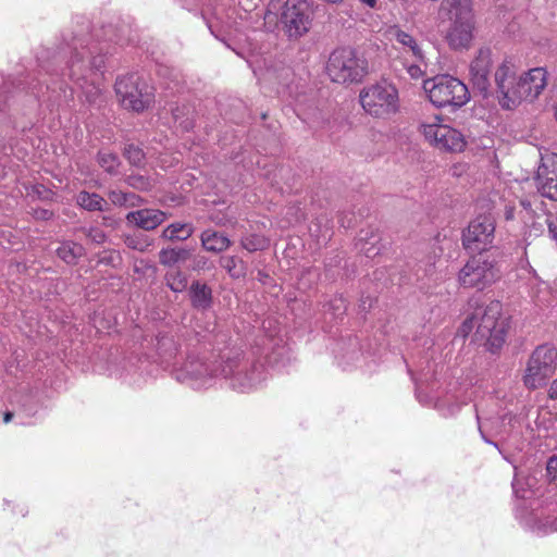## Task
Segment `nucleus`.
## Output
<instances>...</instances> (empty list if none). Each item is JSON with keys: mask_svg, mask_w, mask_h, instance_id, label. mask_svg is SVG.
Listing matches in <instances>:
<instances>
[{"mask_svg": "<svg viewBox=\"0 0 557 557\" xmlns=\"http://www.w3.org/2000/svg\"><path fill=\"white\" fill-rule=\"evenodd\" d=\"M84 247L75 242H63L57 249V255L67 264H74L84 255Z\"/></svg>", "mask_w": 557, "mask_h": 557, "instance_id": "5701e85b", "label": "nucleus"}, {"mask_svg": "<svg viewBox=\"0 0 557 557\" xmlns=\"http://www.w3.org/2000/svg\"><path fill=\"white\" fill-rule=\"evenodd\" d=\"M421 132L424 138L437 149L461 151L465 147L462 134L446 124H442L438 116L433 117L430 122H423Z\"/></svg>", "mask_w": 557, "mask_h": 557, "instance_id": "ddd939ff", "label": "nucleus"}, {"mask_svg": "<svg viewBox=\"0 0 557 557\" xmlns=\"http://www.w3.org/2000/svg\"><path fill=\"white\" fill-rule=\"evenodd\" d=\"M521 418L517 414L506 413L502 417V421L499 426H497V434H507L510 435L512 433H519L521 429Z\"/></svg>", "mask_w": 557, "mask_h": 557, "instance_id": "bb28decb", "label": "nucleus"}, {"mask_svg": "<svg viewBox=\"0 0 557 557\" xmlns=\"http://www.w3.org/2000/svg\"><path fill=\"white\" fill-rule=\"evenodd\" d=\"M191 306L198 310H207L212 305V289L199 281L193 282L189 287Z\"/></svg>", "mask_w": 557, "mask_h": 557, "instance_id": "aec40b11", "label": "nucleus"}, {"mask_svg": "<svg viewBox=\"0 0 557 557\" xmlns=\"http://www.w3.org/2000/svg\"><path fill=\"white\" fill-rule=\"evenodd\" d=\"M423 88L430 101L437 108H460L470 99L468 87L460 79L450 75H437L426 79Z\"/></svg>", "mask_w": 557, "mask_h": 557, "instance_id": "0eeeda50", "label": "nucleus"}, {"mask_svg": "<svg viewBox=\"0 0 557 557\" xmlns=\"http://www.w3.org/2000/svg\"><path fill=\"white\" fill-rule=\"evenodd\" d=\"M494 78L499 104L511 110L521 101H533L542 94L547 85V71L534 67L517 76L512 61L505 60L496 70Z\"/></svg>", "mask_w": 557, "mask_h": 557, "instance_id": "f03ea898", "label": "nucleus"}, {"mask_svg": "<svg viewBox=\"0 0 557 557\" xmlns=\"http://www.w3.org/2000/svg\"><path fill=\"white\" fill-rule=\"evenodd\" d=\"M12 417H13V413H12V412H5V413H4L3 421H4L5 423H8V422H10V421H11Z\"/></svg>", "mask_w": 557, "mask_h": 557, "instance_id": "3c124183", "label": "nucleus"}, {"mask_svg": "<svg viewBox=\"0 0 557 557\" xmlns=\"http://www.w3.org/2000/svg\"><path fill=\"white\" fill-rule=\"evenodd\" d=\"M177 112H178V109H176L175 111H173V117H174V120H175V121H178V114H177Z\"/></svg>", "mask_w": 557, "mask_h": 557, "instance_id": "6e6d98bb", "label": "nucleus"}, {"mask_svg": "<svg viewBox=\"0 0 557 557\" xmlns=\"http://www.w3.org/2000/svg\"><path fill=\"white\" fill-rule=\"evenodd\" d=\"M531 483L530 480H524L519 476V474H515L512 481V490L516 497L521 499H528L533 495V492L530 490Z\"/></svg>", "mask_w": 557, "mask_h": 557, "instance_id": "2f4dec72", "label": "nucleus"}, {"mask_svg": "<svg viewBox=\"0 0 557 557\" xmlns=\"http://www.w3.org/2000/svg\"><path fill=\"white\" fill-rule=\"evenodd\" d=\"M475 411H476V420H478L479 432L481 434L482 440L485 443L491 444V445H493L494 447H496L498 449L497 443H495V442L491 441L490 438H487V436L485 435V432H484V429L486 428L487 422H491V419L490 418L488 419L487 418H482V416H481V413H480L478 408L475 409Z\"/></svg>", "mask_w": 557, "mask_h": 557, "instance_id": "c9c22d12", "label": "nucleus"}, {"mask_svg": "<svg viewBox=\"0 0 557 557\" xmlns=\"http://www.w3.org/2000/svg\"><path fill=\"white\" fill-rule=\"evenodd\" d=\"M535 182L541 196L557 201V154L542 157Z\"/></svg>", "mask_w": 557, "mask_h": 557, "instance_id": "dca6fc26", "label": "nucleus"}, {"mask_svg": "<svg viewBox=\"0 0 557 557\" xmlns=\"http://www.w3.org/2000/svg\"><path fill=\"white\" fill-rule=\"evenodd\" d=\"M211 220H212L213 222H215L216 224H224L223 220H222V219H219V218H216V216L211 215Z\"/></svg>", "mask_w": 557, "mask_h": 557, "instance_id": "864d4df0", "label": "nucleus"}, {"mask_svg": "<svg viewBox=\"0 0 557 557\" xmlns=\"http://www.w3.org/2000/svg\"><path fill=\"white\" fill-rule=\"evenodd\" d=\"M410 374H411L412 380L416 382L417 385L419 383H423L424 381L428 380L426 374H424V373H421L419 377H416L411 372H410Z\"/></svg>", "mask_w": 557, "mask_h": 557, "instance_id": "de8ad7c7", "label": "nucleus"}, {"mask_svg": "<svg viewBox=\"0 0 557 557\" xmlns=\"http://www.w3.org/2000/svg\"><path fill=\"white\" fill-rule=\"evenodd\" d=\"M553 530H555V529L553 528V525H549V527H545V525H544V530H543V532H545V533H546V532H549V531H553Z\"/></svg>", "mask_w": 557, "mask_h": 557, "instance_id": "5fc2aeb1", "label": "nucleus"}, {"mask_svg": "<svg viewBox=\"0 0 557 557\" xmlns=\"http://www.w3.org/2000/svg\"><path fill=\"white\" fill-rule=\"evenodd\" d=\"M492 65V52L488 48H481L470 65L471 81L474 87L486 96L490 91V73Z\"/></svg>", "mask_w": 557, "mask_h": 557, "instance_id": "f3484780", "label": "nucleus"}, {"mask_svg": "<svg viewBox=\"0 0 557 557\" xmlns=\"http://www.w3.org/2000/svg\"><path fill=\"white\" fill-rule=\"evenodd\" d=\"M421 64H426V62H416L412 61V64L407 66V73L410 75L411 78L418 79L422 77L423 70L421 69Z\"/></svg>", "mask_w": 557, "mask_h": 557, "instance_id": "58836bf2", "label": "nucleus"}, {"mask_svg": "<svg viewBox=\"0 0 557 557\" xmlns=\"http://www.w3.org/2000/svg\"><path fill=\"white\" fill-rule=\"evenodd\" d=\"M505 216H506L507 220L513 219V209L512 208H507L506 212H505Z\"/></svg>", "mask_w": 557, "mask_h": 557, "instance_id": "09e8293b", "label": "nucleus"}, {"mask_svg": "<svg viewBox=\"0 0 557 557\" xmlns=\"http://www.w3.org/2000/svg\"><path fill=\"white\" fill-rule=\"evenodd\" d=\"M189 251L186 249L163 248L159 252V262L165 267H172L181 261L187 260Z\"/></svg>", "mask_w": 557, "mask_h": 557, "instance_id": "a878e982", "label": "nucleus"}, {"mask_svg": "<svg viewBox=\"0 0 557 557\" xmlns=\"http://www.w3.org/2000/svg\"><path fill=\"white\" fill-rule=\"evenodd\" d=\"M391 39L396 44V49L399 50L406 58H410L416 62H424L425 53L421 42L411 34L401 29L399 26L389 28Z\"/></svg>", "mask_w": 557, "mask_h": 557, "instance_id": "a211bd4d", "label": "nucleus"}, {"mask_svg": "<svg viewBox=\"0 0 557 557\" xmlns=\"http://www.w3.org/2000/svg\"><path fill=\"white\" fill-rule=\"evenodd\" d=\"M495 221L491 215H479L462 233V245L471 253L482 255L488 250L495 237Z\"/></svg>", "mask_w": 557, "mask_h": 557, "instance_id": "f8f14e48", "label": "nucleus"}, {"mask_svg": "<svg viewBox=\"0 0 557 557\" xmlns=\"http://www.w3.org/2000/svg\"><path fill=\"white\" fill-rule=\"evenodd\" d=\"M141 203V198L135 193H126V207H136Z\"/></svg>", "mask_w": 557, "mask_h": 557, "instance_id": "79ce46f5", "label": "nucleus"}, {"mask_svg": "<svg viewBox=\"0 0 557 557\" xmlns=\"http://www.w3.org/2000/svg\"><path fill=\"white\" fill-rule=\"evenodd\" d=\"M327 310L332 311L335 317L344 314L347 310V302L342 296L333 297L327 304Z\"/></svg>", "mask_w": 557, "mask_h": 557, "instance_id": "f704fd0d", "label": "nucleus"}, {"mask_svg": "<svg viewBox=\"0 0 557 557\" xmlns=\"http://www.w3.org/2000/svg\"><path fill=\"white\" fill-rule=\"evenodd\" d=\"M547 475L552 481L557 480V455L552 456L546 465Z\"/></svg>", "mask_w": 557, "mask_h": 557, "instance_id": "ea45409f", "label": "nucleus"}, {"mask_svg": "<svg viewBox=\"0 0 557 557\" xmlns=\"http://www.w3.org/2000/svg\"><path fill=\"white\" fill-rule=\"evenodd\" d=\"M500 314L502 304L499 301H491L486 307H478L462 322L458 335L467 337L473 333V342L495 352L503 346L506 338V326Z\"/></svg>", "mask_w": 557, "mask_h": 557, "instance_id": "20e7f679", "label": "nucleus"}, {"mask_svg": "<svg viewBox=\"0 0 557 557\" xmlns=\"http://www.w3.org/2000/svg\"><path fill=\"white\" fill-rule=\"evenodd\" d=\"M372 238H373V242H371L372 247L367 248V247H366V244H364V245H362V246L360 247V250H361L362 252H364V255H366L367 257L374 256V255H376V253L379 252V249H376V248L374 247V244L376 243V240H375V236H372Z\"/></svg>", "mask_w": 557, "mask_h": 557, "instance_id": "37998d69", "label": "nucleus"}, {"mask_svg": "<svg viewBox=\"0 0 557 557\" xmlns=\"http://www.w3.org/2000/svg\"><path fill=\"white\" fill-rule=\"evenodd\" d=\"M67 57H70L66 61L67 71H70V65L74 63L78 74L84 73L87 76L101 77L106 63L104 55L91 57V51L82 38H73L71 42L60 46L51 55L49 50L45 51L39 60L42 63H50L52 67H58Z\"/></svg>", "mask_w": 557, "mask_h": 557, "instance_id": "39448f33", "label": "nucleus"}, {"mask_svg": "<svg viewBox=\"0 0 557 557\" xmlns=\"http://www.w3.org/2000/svg\"><path fill=\"white\" fill-rule=\"evenodd\" d=\"M326 73L337 84L358 83L368 74V61L352 48H337L329 57Z\"/></svg>", "mask_w": 557, "mask_h": 557, "instance_id": "423d86ee", "label": "nucleus"}, {"mask_svg": "<svg viewBox=\"0 0 557 557\" xmlns=\"http://www.w3.org/2000/svg\"><path fill=\"white\" fill-rule=\"evenodd\" d=\"M127 183L129 186L132 187H135V188H146L147 185H148V182L145 177L143 176H128L127 178Z\"/></svg>", "mask_w": 557, "mask_h": 557, "instance_id": "a19ab883", "label": "nucleus"}, {"mask_svg": "<svg viewBox=\"0 0 557 557\" xmlns=\"http://www.w3.org/2000/svg\"><path fill=\"white\" fill-rule=\"evenodd\" d=\"M41 67L50 76L49 83L46 82V91L41 85H34L32 94L38 98L44 99L47 95V101L57 102L63 96L64 98H72L74 89H82L86 101L91 104H100L102 102V92L99 85L100 78L87 76L84 73L78 74L75 70V64L70 65V71L65 74L61 73L62 78H59L57 67L50 66V63H42ZM64 71V69H62Z\"/></svg>", "mask_w": 557, "mask_h": 557, "instance_id": "7ed1b4c3", "label": "nucleus"}, {"mask_svg": "<svg viewBox=\"0 0 557 557\" xmlns=\"http://www.w3.org/2000/svg\"><path fill=\"white\" fill-rule=\"evenodd\" d=\"M126 244L133 249L144 250V246L139 244L135 238H127Z\"/></svg>", "mask_w": 557, "mask_h": 557, "instance_id": "a18cd8bd", "label": "nucleus"}, {"mask_svg": "<svg viewBox=\"0 0 557 557\" xmlns=\"http://www.w3.org/2000/svg\"><path fill=\"white\" fill-rule=\"evenodd\" d=\"M157 350L161 363L171 367L176 381L194 389L212 386L222 379L234 391L249 393L258 388L268 377L264 364L240 352L223 355L220 361L207 363L202 358L188 355L182 363H177L178 347L172 336L158 338Z\"/></svg>", "mask_w": 557, "mask_h": 557, "instance_id": "f257e3e1", "label": "nucleus"}, {"mask_svg": "<svg viewBox=\"0 0 557 557\" xmlns=\"http://www.w3.org/2000/svg\"><path fill=\"white\" fill-rule=\"evenodd\" d=\"M194 228L187 223H172L162 232V238L168 240H186L193 235Z\"/></svg>", "mask_w": 557, "mask_h": 557, "instance_id": "b1692460", "label": "nucleus"}, {"mask_svg": "<svg viewBox=\"0 0 557 557\" xmlns=\"http://www.w3.org/2000/svg\"><path fill=\"white\" fill-rule=\"evenodd\" d=\"M268 240L263 236L258 234L244 236L240 240L242 247L249 252L263 250L268 247Z\"/></svg>", "mask_w": 557, "mask_h": 557, "instance_id": "c756f323", "label": "nucleus"}, {"mask_svg": "<svg viewBox=\"0 0 557 557\" xmlns=\"http://www.w3.org/2000/svg\"><path fill=\"white\" fill-rule=\"evenodd\" d=\"M109 199L115 206L126 207V193L122 190H112L109 194Z\"/></svg>", "mask_w": 557, "mask_h": 557, "instance_id": "4c0bfd02", "label": "nucleus"}, {"mask_svg": "<svg viewBox=\"0 0 557 557\" xmlns=\"http://www.w3.org/2000/svg\"><path fill=\"white\" fill-rule=\"evenodd\" d=\"M98 162L100 166L108 173L113 174L120 165L119 157L110 151H100L98 153Z\"/></svg>", "mask_w": 557, "mask_h": 557, "instance_id": "7c9ffc66", "label": "nucleus"}, {"mask_svg": "<svg viewBox=\"0 0 557 557\" xmlns=\"http://www.w3.org/2000/svg\"><path fill=\"white\" fill-rule=\"evenodd\" d=\"M497 277V270L483 255L472 257L459 272V283L463 287L483 289Z\"/></svg>", "mask_w": 557, "mask_h": 557, "instance_id": "4468645a", "label": "nucleus"}, {"mask_svg": "<svg viewBox=\"0 0 557 557\" xmlns=\"http://www.w3.org/2000/svg\"><path fill=\"white\" fill-rule=\"evenodd\" d=\"M313 13L306 0H287L282 9L280 22L289 39H299L312 25Z\"/></svg>", "mask_w": 557, "mask_h": 557, "instance_id": "9b49d317", "label": "nucleus"}, {"mask_svg": "<svg viewBox=\"0 0 557 557\" xmlns=\"http://www.w3.org/2000/svg\"><path fill=\"white\" fill-rule=\"evenodd\" d=\"M466 9L472 10L471 0H444L440 11H463Z\"/></svg>", "mask_w": 557, "mask_h": 557, "instance_id": "473e14b6", "label": "nucleus"}, {"mask_svg": "<svg viewBox=\"0 0 557 557\" xmlns=\"http://www.w3.org/2000/svg\"><path fill=\"white\" fill-rule=\"evenodd\" d=\"M521 206L524 208V209H530L531 208V203L529 200H521Z\"/></svg>", "mask_w": 557, "mask_h": 557, "instance_id": "603ef678", "label": "nucleus"}, {"mask_svg": "<svg viewBox=\"0 0 557 557\" xmlns=\"http://www.w3.org/2000/svg\"><path fill=\"white\" fill-rule=\"evenodd\" d=\"M359 98L363 110L376 117L386 116L398 109V90L387 82L363 88Z\"/></svg>", "mask_w": 557, "mask_h": 557, "instance_id": "9d476101", "label": "nucleus"}, {"mask_svg": "<svg viewBox=\"0 0 557 557\" xmlns=\"http://www.w3.org/2000/svg\"><path fill=\"white\" fill-rule=\"evenodd\" d=\"M166 286L174 293L183 292L187 286V277L181 271H170L165 274Z\"/></svg>", "mask_w": 557, "mask_h": 557, "instance_id": "c85d7f7f", "label": "nucleus"}, {"mask_svg": "<svg viewBox=\"0 0 557 557\" xmlns=\"http://www.w3.org/2000/svg\"><path fill=\"white\" fill-rule=\"evenodd\" d=\"M115 92L122 107L134 112H143L154 100L152 88L141 82L136 74L119 77L115 82Z\"/></svg>", "mask_w": 557, "mask_h": 557, "instance_id": "1a4fd4ad", "label": "nucleus"}, {"mask_svg": "<svg viewBox=\"0 0 557 557\" xmlns=\"http://www.w3.org/2000/svg\"><path fill=\"white\" fill-rule=\"evenodd\" d=\"M180 126L184 129V131H189L193 126V122L188 119L186 120H183L180 122Z\"/></svg>", "mask_w": 557, "mask_h": 557, "instance_id": "49530a36", "label": "nucleus"}, {"mask_svg": "<svg viewBox=\"0 0 557 557\" xmlns=\"http://www.w3.org/2000/svg\"><path fill=\"white\" fill-rule=\"evenodd\" d=\"M557 369V349L544 344L537 346L528 359L523 384L529 389L544 387Z\"/></svg>", "mask_w": 557, "mask_h": 557, "instance_id": "6e6552de", "label": "nucleus"}, {"mask_svg": "<svg viewBox=\"0 0 557 557\" xmlns=\"http://www.w3.org/2000/svg\"><path fill=\"white\" fill-rule=\"evenodd\" d=\"M53 216L52 211L47 209H38L35 211V218L39 220H49Z\"/></svg>", "mask_w": 557, "mask_h": 557, "instance_id": "c03bdc74", "label": "nucleus"}, {"mask_svg": "<svg viewBox=\"0 0 557 557\" xmlns=\"http://www.w3.org/2000/svg\"><path fill=\"white\" fill-rule=\"evenodd\" d=\"M453 16L446 34V40L451 49H468L473 39L474 18L472 10L447 11Z\"/></svg>", "mask_w": 557, "mask_h": 557, "instance_id": "2eb2a0df", "label": "nucleus"}, {"mask_svg": "<svg viewBox=\"0 0 557 557\" xmlns=\"http://www.w3.org/2000/svg\"><path fill=\"white\" fill-rule=\"evenodd\" d=\"M220 264L232 277H240L245 274L244 262L235 256H224Z\"/></svg>", "mask_w": 557, "mask_h": 557, "instance_id": "cd10ccee", "label": "nucleus"}, {"mask_svg": "<svg viewBox=\"0 0 557 557\" xmlns=\"http://www.w3.org/2000/svg\"><path fill=\"white\" fill-rule=\"evenodd\" d=\"M201 244L208 251L221 252L230 247L231 240L216 231L207 230L201 234Z\"/></svg>", "mask_w": 557, "mask_h": 557, "instance_id": "412c9836", "label": "nucleus"}, {"mask_svg": "<svg viewBox=\"0 0 557 557\" xmlns=\"http://www.w3.org/2000/svg\"><path fill=\"white\" fill-rule=\"evenodd\" d=\"M469 399V397L459 399V396L456 394H447L444 398L436 400L435 407L444 417H451L455 416Z\"/></svg>", "mask_w": 557, "mask_h": 557, "instance_id": "4be33fe9", "label": "nucleus"}, {"mask_svg": "<svg viewBox=\"0 0 557 557\" xmlns=\"http://www.w3.org/2000/svg\"><path fill=\"white\" fill-rule=\"evenodd\" d=\"M86 236L94 243L96 244H103L106 240H107V235L106 233L99 228V227H90L87 233H86Z\"/></svg>", "mask_w": 557, "mask_h": 557, "instance_id": "e433bc0d", "label": "nucleus"}, {"mask_svg": "<svg viewBox=\"0 0 557 557\" xmlns=\"http://www.w3.org/2000/svg\"><path fill=\"white\" fill-rule=\"evenodd\" d=\"M166 219L165 212L158 209H140L131 211L126 215V220L129 223H134L136 226L151 231L162 224Z\"/></svg>", "mask_w": 557, "mask_h": 557, "instance_id": "6ab92c4d", "label": "nucleus"}, {"mask_svg": "<svg viewBox=\"0 0 557 557\" xmlns=\"http://www.w3.org/2000/svg\"><path fill=\"white\" fill-rule=\"evenodd\" d=\"M77 203L88 211H103L107 201L96 193L81 191L77 196Z\"/></svg>", "mask_w": 557, "mask_h": 557, "instance_id": "393cba45", "label": "nucleus"}, {"mask_svg": "<svg viewBox=\"0 0 557 557\" xmlns=\"http://www.w3.org/2000/svg\"><path fill=\"white\" fill-rule=\"evenodd\" d=\"M124 156L133 165L137 166L141 164L145 157L143 150L133 144L125 147Z\"/></svg>", "mask_w": 557, "mask_h": 557, "instance_id": "72a5a7b5", "label": "nucleus"}, {"mask_svg": "<svg viewBox=\"0 0 557 557\" xmlns=\"http://www.w3.org/2000/svg\"><path fill=\"white\" fill-rule=\"evenodd\" d=\"M361 2L366 3L370 8H374L376 4V0H360Z\"/></svg>", "mask_w": 557, "mask_h": 557, "instance_id": "8fccbe9b", "label": "nucleus"}, {"mask_svg": "<svg viewBox=\"0 0 557 557\" xmlns=\"http://www.w3.org/2000/svg\"><path fill=\"white\" fill-rule=\"evenodd\" d=\"M325 1L329 3L336 4V3H339L342 0H325Z\"/></svg>", "mask_w": 557, "mask_h": 557, "instance_id": "4d7b16f0", "label": "nucleus"}]
</instances>
